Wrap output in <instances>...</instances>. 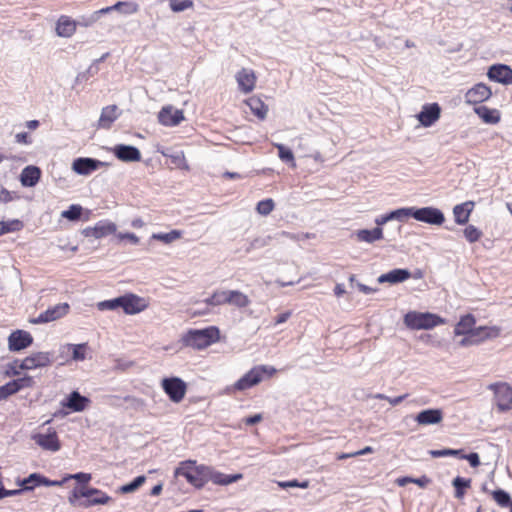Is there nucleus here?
Returning a JSON list of instances; mask_svg holds the SVG:
<instances>
[{
    "label": "nucleus",
    "mask_w": 512,
    "mask_h": 512,
    "mask_svg": "<svg viewBox=\"0 0 512 512\" xmlns=\"http://www.w3.org/2000/svg\"><path fill=\"white\" fill-rule=\"evenodd\" d=\"M15 393L17 392L12 381L6 383L3 386H0V401L7 399L9 396Z\"/></svg>",
    "instance_id": "obj_50"
},
{
    "label": "nucleus",
    "mask_w": 512,
    "mask_h": 512,
    "mask_svg": "<svg viewBox=\"0 0 512 512\" xmlns=\"http://www.w3.org/2000/svg\"><path fill=\"white\" fill-rule=\"evenodd\" d=\"M170 8L174 12H182L186 9H191L194 6L192 0H168Z\"/></svg>",
    "instance_id": "obj_45"
},
{
    "label": "nucleus",
    "mask_w": 512,
    "mask_h": 512,
    "mask_svg": "<svg viewBox=\"0 0 512 512\" xmlns=\"http://www.w3.org/2000/svg\"><path fill=\"white\" fill-rule=\"evenodd\" d=\"M96 20V16H91L87 22L83 23V25L88 26ZM81 24L79 20L75 21L71 19L69 16L62 15L58 19L56 23V34L60 37L69 38L71 37L75 31L76 27Z\"/></svg>",
    "instance_id": "obj_10"
},
{
    "label": "nucleus",
    "mask_w": 512,
    "mask_h": 512,
    "mask_svg": "<svg viewBox=\"0 0 512 512\" xmlns=\"http://www.w3.org/2000/svg\"><path fill=\"white\" fill-rule=\"evenodd\" d=\"M482 491L486 494H489L493 501L500 507V508H509L512 504V500L510 497V494L506 492L503 489H495V490H489L485 486L482 487Z\"/></svg>",
    "instance_id": "obj_30"
},
{
    "label": "nucleus",
    "mask_w": 512,
    "mask_h": 512,
    "mask_svg": "<svg viewBox=\"0 0 512 512\" xmlns=\"http://www.w3.org/2000/svg\"><path fill=\"white\" fill-rule=\"evenodd\" d=\"M82 210L80 205L73 204L67 210L63 211L61 216L70 221H77L81 218Z\"/></svg>",
    "instance_id": "obj_42"
},
{
    "label": "nucleus",
    "mask_w": 512,
    "mask_h": 512,
    "mask_svg": "<svg viewBox=\"0 0 512 512\" xmlns=\"http://www.w3.org/2000/svg\"><path fill=\"white\" fill-rule=\"evenodd\" d=\"M494 394V402L497 409L501 412L512 408V387L507 382L491 383L487 387Z\"/></svg>",
    "instance_id": "obj_7"
},
{
    "label": "nucleus",
    "mask_w": 512,
    "mask_h": 512,
    "mask_svg": "<svg viewBox=\"0 0 512 512\" xmlns=\"http://www.w3.org/2000/svg\"><path fill=\"white\" fill-rule=\"evenodd\" d=\"M115 156L124 162H128V145L121 144L114 148Z\"/></svg>",
    "instance_id": "obj_53"
},
{
    "label": "nucleus",
    "mask_w": 512,
    "mask_h": 512,
    "mask_svg": "<svg viewBox=\"0 0 512 512\" xmlns=\"http://www.w3.org/2000/svg\"><path fill=\"white\" fill-rule=\"evenodd\" d=\"M275 146L278 149L279 158L284 162H291L292 166L295 167L296 164L293 152L289 148L285 147L283 144H276Z\"/></svg>",
    "instance_id": "obj_46"
},
{
    "label": "nucleus",
    "mask_w": 512,
    "mask_h": 512,
    "mask_svg": "<svg viewBox=\"0 0 512 512\" xmlns=\"http://www.w3.org/2000/svg\"><path fill=\"white\" fill-rule=\"evenodd\" d=\"M0 486H1V490H2V495H3V498L4 497H7V496H15V495H19L21 493L24 492V489L23 488H20V489H14V490H7L3 487L2 485V481H0Z\"/></svg>",
    "instance_id": "obj_60"
},
{
    "label": "nucleus",
    "mask_w": 512,
    "mask_h": 512,
    "mask_svg": "<svg viewBox=\"0 0 512 512\" xmlns=\"http://www.w3.org/2000/svg\"><path fill=\"white\" fill-rule=\"evenodd\" d=\"M473 201H466L453 208L454 220L458 225H465L469 222L470 215L474 209Z\"/></svg>",
    "instance_id": "obj_24"
},
{
    "label": "nucleus",
    "mask_w": 512,
    "mask_h": 512,
    "mask_svg": "<svg viewBox=\"0 0 512 512\" xmlns=\"http://www.w3.org/2000/svg\"><path fill=\"white\" fill-rule=\"evenodd\" d=\"M183 120V111L171 105L164 106L158 113V121L164 126H176Z\"/></svg>",
    "instance_id": "obj_14"
},
{
    "label": "nucleus",
    "mask_w": 512,
    "mask_h": 512,
    "mask_svg": "<svg viewBox=\"0 0 512 512\" xmlns=\"http://www.w3.org/2000/svg\"><path fill=\"white\" fill-rule=\"evenodd\" d=\"M400 211H401V209L393 211L389 215L383 216L381 219H377L376 223L378 225H382V224L386 223L387 221L394 219V218L401 220L405 216L403 215V212H400Z\"/></svg>",
    "instance_id": "obj_56"
},
{
    "label": "nucleus",
    "mask_w": 512,
    "mask_h": 512,
    "mask_svg": "<svg viewBox=\"0 0 512 512\" xmlns=\"http://www.w3.org/2000/svg\"><path fill=\"white\" fill-rule=\"evenodd\" d=\"M51 362V354L49 352H37L23 359L19 364V368L31 370L48 366Z\"/></svg>",
    "instance_id": "obj_15"
},
{
    "label": "nucleus",
    "mask_w": 512,
    "mask_h": 512,
    "mask_svg": "<svg viewBox=\"0 0 512 512\" xmlns=\"http://www.w3.org/2000/svg\"><path fill=\"white\" fill-rule=\"evenodd\" d=\"M403 215L408 217L411 216L415 220L424 222L430 225H442L445 221L443 212L435 207H423V208H401Z\"/></svg>",
    "instance_id": "obj_6"
},
{
    "label": "nucleus",
    "mask_w": 512,
    "mask_h": 512,
    "mask_svg": "<svg viewBox=\"0 0 512 512\" xmlns=\"http://www.w3.org/2000/svg\"><path fill=\"white\" fill-rule=\"evenodd\" d=\"M463 234H464L465 239L469 243H475V242L479 241L481 239V237L483 236L482 231L479 230L474 225L466 226V228L463 230Z\"/></svg>",
    "instance_id": "obj_39"
},
{
    "label": "nucleus",
    "mask_w": 512,
    "mask_h": 512,
    "mask_svg": "<svg viewBox=\"0 0 512 512\" xmlns=\"http://www.w3.org/2000/svg\"><path fill=\"white\" fill-rule=\"evenodd\" d=\"M19 361H14L10 366L9 370L7 371V375L9 376H18L20 374V368H19Z\"/></svg>",
    "instance_id": "obj_61"
},
{
    "label": "nucleus",
    "mask_w": 512,
    "mask_h": 512,
    "mask_svg": "<svg viewBox=\"0 0 512 512\" xmlns=\"http://www.w3.org/2000/svg\"><path fill=\"white\" fill-rule=\"evenodd\" d=\"M229 290H216L204 300L209 306H221L228 304Z\"/></svg>",
    "instance_id": "obj_37"
},
{
    "label": "nucleus",
    "mask_w": 512,
    "mask_h": 512,
    "mask_svg": "<svg viewBox=\"0 0 512 512\" xmlns=\"http://www.w3.org/2000/svg\"><path fill=\"white\" fill-rule=\"evenodd\" d=\"M12 382L16 389V392H18L24 388H31L35 384V381H34L33 377H31V376H24L22 378H17V379L12 380Z\"/></svg>",
    "instance_id": "obj_47"
},
{
    "label": "nucleus",
    "mask_w": 512,
    "mask_h": 512,
    "mask_svg": "<svg viewBox=\"0 0 512 512\" xmlns=\"http://www.w3.org/2000/svg\"><path fill=\"white\" fill-rule=\"evenodd\" d=\"M101 164L102 163L96 159L80 157L74 160L72 168L77 174L88 175L92 171L98 169Z\"/></svg>",
    "instance_id": "obj_21"
},
{
    "label": "nucleus",
    "mask_w": 512,
    "mask_h": 512,
    "mask_svg": "<svg viewBox=\"0 0 512 512\" xmlns=\"http://www.w3.org/2000/svg\"><path fill=\"white\" fill-rule=\"evenodd\" d=\"M150 305L149 297H140L130 293V314L140 313Z\"/></svg>",
    "instance_id": "obj_36"
},
{
    "label": "nucleus",
    "mask_w": 512,
    "mask_h": 512,
    "mask_svg": "<svg viewBox=\"0 0 512 512\" xmlns=\"http://www.w3.org/2000/svg\"><path fill=\"white\" fill-rule=\"evenodd\" d=\"M89 403L90 400L87 397L82 396L78 391H73L61 402V405L73 412H82Z\"/></svg>",
    "instance_id": "obj_20"
},
{
    "label": "nucleus",
    "mask_w": 512,
    "mask_h": 512,
    "mask_svg": "<svg viewBox=\"0 0 512 512\" xmlns=\"http://www.w3.org/2000/svg\"><path fill=\"white\" fill-rule=\"evenodd\" d=\"M411 277V273L406 269H394L388 273L382 274L378 278L379 283H401L408 280Z\"/></svg>",
    "instance_id": "obj_29"
},
{
    "label": "nucleus",
    "mask_w": 512,
    "mask_h": 512,
    "mask_svg": "<svg viewBox=\"0 0 512 512\" xmlns=\"http://www.w3.org/2000/svg\"><path fill=\"white\" fill-rule=\"evenodd\" d=\"M490 80L502 83L512 84V69L505 64L492 65L487 73Z\"/></svg>",
    "instance_id": "obj_19"
},
{
    "label": "nucleus",
    "mask_w": 512,
    "mask_h": 512,
    "mask_svg": "<svg viewBox=\"0 0 512 512\" xmlns=\"http://www.w3.org/2000/svg\"><path fill=\"white\" fill-rule=\"evenodd\" d=\"M109 497L102 491L88 486H76L68 497L69 503L74 507H90L105 504Z\"/></svg>",
    "instance_id": "obj_2"
},
{
    "label": "nucleus",
    "mask_w": 512,
    "mask_h": 512,
    "mask_svg": "<svg viewBox=\"0 0 512 512\" xmlns=\"http://www.w3.org/2000/svg\"><path fill=\"white\" fill-rule=\"evenodd\" d=\"M161 388L174 403H180L187 393V384L179 377L163 378Z\"/></svg>",
    "instance_id": "obj_9"
},
{
    "label": "nucleus",
    "mask_w": 512,
    "mask_h": 512,
    "mask_svg": "<svg viewBox=\"0 0 512 512\" xmlns=\"http://www.w3.org/2000/svg\"><path fill=\"white\" fill-rule=\"evenodd\" d=\"M277 370L273 366L258 365L251 368L234 384V389L244 391L259 384L264 377H273Z\"/></svg>",
    "instance_id": "obj_5"
},
{
    "label": "nucleus",
    "mask_w": 512,
    "mask_h": 512,
    "mask_svg": "<svg viewBox=\"0 0 512 512\" xmlns=\"http://www.w3.org/2000/svg\"><path fill=\"white\" fill-rule=\"evenodd\" d=\"M41 170L37 166L25 167L20 175V182L24 187H34L40 180Z\"/></svg>",
    "instance_id": "obj_28"
},
{
    "label": "nucleus",
    "mask_w": 512,
    "mask_h": 512,
    "mask_svg": "<svg viewBox=\"0 0 512 512\" xmlns=\"http://www.w3.org/2000/svg\"><path fill=\"white\" fill-rule=\"evenodd\" d=\"M474 112L487 124H497L501 119V114L497 109H491L487 106L475 107Z\"/></svg>",
    "instance_id": "obj_31"
},
{
    "label": "nucleus",
    "mask_w": 512,
    "mask_h": 512,
    "mask_svg": "<svg viewBox=\"0 0 512 512\" xmlns=\"http://www.w3.org/2000/svg\"><path fill=\"white\" fill-rule=\"evenodd\" d=\"M277 484L279 487H281L283 489L292 488V487H299V488L306 489L309 487L310 483L308 480L299 482L298 480L294 479V480H290V481H278Z\"/></svg>",
    "instance_id": "obj_49"
},
{
    "label": "nucleus",
    "mask_w": 512,
    "mask_h": 512,
    "mask_svg": "<svg viewBox=\"0 0 512 512\" xmlns=\"http://www.w3.org/2000/svg\"><path fill=\"white\" fill-rule=\"evenodd\" d=\"M182 233L179 230H172L168 233H158L153 234V238L157 239L165 244H169L179 238H181Z\"/></svg>",
    "instance_id": "obj_43"
},
{
    "label": "nucleus",
    "mask_w": 512,
    "mask_h": 512,
    "mask_svg": "<svg viewBox=\"0 0 512 512\" xmlns=\"http://www.w3.org/2000/svg\"><path fill=\"white\" fill-rule=\"evenodd\" d=\"M29 479H30V475L27 478L18 482V484L20 486H22L24 491H30V490H33L37 486L43 485L42 483H38L39 482L38 480H29Z\"/></svg>",
    "instance_id": "obj_55"
},
{
    "label": "nucleus",
    "mask_w": 512,
    "mask_h": 512,
    "mask_svg": "<svg viewBox=\"0 0 512 512\" xmlns=\"http://www.w3.org/2000/svg\"><path fill=\"white\" fill-rule=\"evenodd\" d=\"M245 103L250 107L252 113L260 120L265 119L268 106L258 96L249 97Z\"/></svg>",
    "instance_id": "obj_32"
},
{
    "label": "nucleus",
    "mask_w": 512,
    "mask_h": 512,
    "mask_svg": "<svg viewBox=\"0 0 512 512\" xmlns=\"http://www.w3.org/2000/svg\"><path fill=\"white\" fill-rule=\"evenodd\" d=\"M209 466L196 465L195 461H183L175 470L176 476L184 477L187 482L196 488H201L207 483Z\"/></svg>",
    "instance_id": "obj_4"
},
{
    "label": "nucleus",
    "mask_w": 512,
    "mask_h": 512,
    "mask_svg": "<svg viewBox=\"0 0 512 512\" xmlns=\"http://www.w3.org/2000/svg\"><path fill=\"white\" fill-rule=\"evenodd\" d=\"M69 479L77 480L80 484L79 486H86L85 484L91 480V475L88 473L79 472L73 475H68V480Z\"/></svg>",
    "instance_id": "obj_54"
},
{
    "label": "nucleus",
    "mask_w": 512,
    "mask_h": 512,
    "mask_svg": "<svg viewBox=\"0 0 512 512\" xmlns=\"http://www.w3.org/2000/svg\"><path fill=\"white\" fill-rule=\"evenodd\" d=\"M32 439L44 450L56 452L61 447L57 433L52 429H49L48 433L33 434Z\"/></svg>",
    "instance_id": "obj_12"
},
{
    "label": "nucleus",
    "mask_w": 512,
    "mask_h": 512,
    "mask_svg": "<svg viewBox=\"0 0 512 512\" xmlns=\"http://www.w3.org/2000/svg\"><path fill=\"white\" fill-rule=\"evenodd\" d=\"M462 452L463 451L461 449L456 450V449L447 448V449H442V450H430L429 454L433 458H439V457H445V456H458L459 457V455Z\"/></svg>",
    "instance_id": "obj_48"
},
{
    "label": "nucleus",
    "mask_w": 512,
    "mask_h": 512,
    "mask_svg": "<svg viewBox=\"0 0 512 512\" xmlns=\"http://www.w3.org/2000/svg\"><path fill=\"white\" fill-rule=\"evenodd\" d=\"M274 207H275V203H274L273 199L268 198V199L261 200L257 203L256 211L260 215L267 216L274 210Z\"/></svg>",
    "instance_id": "obj_44"
},
{
    "label": "nucleus",
    "mask_w": 512,
    "mask_h": 512,
    "mask_svg": "<svg viewBox=\"0 0 512 512\" xmlns=\"http://www.w3.org/2000/svg\"><path fill=\"white\" fill-rule=\"evenodd\" d=\"M97 308L100 311L117 310L118 308H121L125 314H128V294L98 302Z\"/></svg>",
    "instance_id": "obj_26"
},
{
    "label": "nucleus",
    "mask_w": 512,
    "mask_h": 512,
    "mask_svg": "<svg viewBox=\"0 0 512 512\" xmlns=\"http://www.w3.org/2000/svg\"><path fill=\"white\" fill-rule=\"evenodd\" d=\"M241 478L242 474L227 475L214 470L212 467H209V472L207 473V483L211 481L217 485H228L238 481Z\"/></svg>",
    "instance_id": "obj_27"
},
{
    "label": "nucleus",
    "mask_w": 512,
    "mask_h": 512,
    "mask_svg": "<svg viewBox=\"0 0 512 512\" xmlns=\"http://www.w3.org/2000/svg\"><path fill=\"white\" fill-rule=\"evenodd\" d=\"M171 162L180 169L189 170V165L183 152H179L178 155L173 156Z\"/></svg>",
    "instance_id": "obj_52"
},
{
    "label": "nucleus",
    "mask_w": 512,
    "mask_h": 512,
    "mask_svg": "<svg viewBox=\"0 0 512 512\" xmlns=\"http://www.w3.org/2000/svg\"><path fill=\"white\" fill-rule=\"evenodd\" d=\"M476 318L473 314H466L460 317L459 321L454 327V334L456 336L468 337L475 328Z\"/></svg>",
    "instance_id": "obj_22"
},
{
    "label": "nucleus",
    "mask_w": 512,
    "mask_h": 512,
    "mask_svg": "<svg viewBox=\"0 0 512 512\" xmlns=\"http://www.w3.org/2000/svg\"><path fill=\"white\" fill-rule=\"evenodd\" d=\"M96 61L89 66V68L84 72L78 75L77 80H87L89 76H93L98 73V67H97Z\"/></svg>",
    "instance_id": "obj_58"
},
{
    "label": "nucleus",
    "mask_w": 512,
    "mask_h": 512,
    "mask_svg": "<svg viewBox=\"0 0 512 512\" xmlns=\"http://www.w3.org/2000/svg\"><path fill=\"white\" fill-rule=\"evenodd\" d=\"M63 350L72 351V359L75 361H83L86 357L85 352L87 349L86 343L81 344H66Z\"/></svg>",
    "instance_id": "obj_38"
},
{
    "label": "nucleus",
    "mask_w": 512,
    "mask_h": 512,
    "mask_svg": "<svg viewBox=\"0 0 512 512\" xmlns=\"http://www.w3.org/2000/svg\"><path fill=\"white\" fill-rule=\"evenodd\" d=\"M23 223L20 220H11L8 222H0V233L1 235L21 230Z\"/></svg>",
    "instance_id": "obj_40"
},
{
    "label": "nucleus",
    "mask_w": 512,
    "mask_h": 512,
    "mask_svg": "<svg viewBox=\"0 0 512 512\" xmlns=\"http://www.w3.org/2000/svg\"><path fill=\"white\" fill-rule=\"evenodd\" d=\"M405 326L411 330H430L446 324L441 316L430 312L409 311L403 317Z\"/></svg>",
    "instance_id": "obj_3"
},
{
    "label": "nucleus",
    "mask_w": 512,
    "mask_h": 512,
    "mask_svg": "<svg viewBox=\"0 0 512 512\" xmlns=\"http://www.w3.org/2000/svg\"><path fill=\"white\" fill-rule=\"evenodd\" d=\"M443 420V411L441 409H426L415 416V421L419 425L438 424Z\"/></svg>",
    "instance_id": "obj_23"
},
{
    "label": "nucleus",
    "mask_w": 512,
    "mask_h": 512,
    "mask_svg": "<svg viewBox=\"0 0 512 512\" xmlns=\"http://www.w3.org/2000/svg\"><path fill=\"white\" fill-rule=\"evenodd\" d=\"M29 480H38V483H42L44 486H62L68 480V476L59 481L50 480L39 473H32Z\"/></svg>",
    "instance_id": "obj_41"
},
{
    "label": "nucleus",
    "mask_w": 512,
    "mask_h": 512,
    "mask_svg": "<svg viewBox=\"0 0 512 512\" xmlns=\"http://www.w3.org/2000/svg\"><path fill=\"white\" fill-rule=\"evenodd\" d=\"M357 238L360 241L372 243L383 238V230L380 227L371 230L362 229L357 232Z\"/></svg>",
    "instance_id": "obj_35"
},
{
    "label": "nucleus",
    "mask_w": 512,
    "mask_h": 512,
    "mask_svg": "<svg viewBox=\"0 0 512 512\" xmlns=\"http://www.w3.org/2000/svg\"><path fill=\"white\" fill-rule=\"evenodd\" d=\"M431 482L430 478L427 476H422L420 478H414L413 483L417 484L421 488H425Z\"/></svg>",
    "instance_id": "obj_64"
},
{
    "label": "nucleus",
    "mask_w": 512,
    "mask_h": 512,
    "mask_svg": "<svg viewBox=\"0 0 512 512\" xmlns=\"http://www.w3.org/2000/svg\"><path fill=\"white\" fill-rule=\"evenodd\" d=\"M249 297L239 290H229L228 304L239 309L246 308L250 305Z\"/></svg>",
    "instance_id": "obj_33"
},
{
    "label": "nucleus",
    "mask_w": 512,
    "mask_h": 512,
    "mask_svg": "<svg viewBox=\"0 0 512 512\" xmlns=\"http://www.w3.org/2000/svg\"><path fill=\"white\" fill-rule=\"evenodd\" d=\"M14 199L12 192L0 185V204H6Z\"/></svg>",
    "instance_id": "obj_59"
},
{
    "label": "nucleus",
    "mask_w": 512,
    "mask_h": 512,
    "mask_svg": "<svg viewBox=\"0 0 512 512\" xmlns=\"http://www.w3.org/2000/svg\"><path fill=\"white\" fill-rule=\"evenodd\" d=\"M146 478L145 476H138L132 482H130V492L138 489L144 482Z\"/></svg>",
    "instance_id": "obj_62"
},
{
    "label": "nucleus",
    "mask_w": 512,
    "mask_h": 512,
    "mask_svg": "<svg viewBox=\"0 0 512 512\" xmlns=\"http://www.w3.org/2000/svg\"><path fill=\"white\" fill-rule=\"evenodd\" d=\"M459 457H460L461 459H466V460L469 462V464H470L472 467H474V468H475V467H478V466L480 465V458H479V455H478L477 453H475V452H472V453L467 454V455H465V454L461 453V454L459 455Z\"/></svg>",
    "instance_id": "obj_57"
},
{
    "label": "nucleus",
    "mask_w": 512,
    "mask_h": 512,
    "mask_svg": "<svg viewBox=\"0 0 512 512\" xmlns=\"http://www.w3.org/2000/svg\"><path fill=\"white\" fill-rule=\"evenodd\" d=\"M15 139L17 143L21 144H29L31 142L26 132L17 133Z\"/></svg>",
    "instance_id": "obj_63"
},
{
    "label": "nucleus",
    "mask_w": 512,
    "mask_h": 512,
    "mask_svg": "<svg viewBox=\"0 0 512 512\" xmlns=\"http://www.w3.org/2000/svg\"><path fill=\"white\" fill-rule=\"evenodd\" d=\"M501 334V328L498 326H479L475 327L474 330L468 337H464L460 341L461 346H471L483 343L488 339L499 337Z\"/></svg>",
    "instance_id": "obj_8"
},
{
    "label": "nucleus",
    "mask_w": 512,
    "mask_h": 512,
    "mask_svg": "<svg viewBox=\"0 0 512 512\" xmlns=\"http://www.w3.org/2000/svg\"><path fill=\"white\" fill-rule=\"evenodd\" d=\"M33 343L31 334L24 330H16L8 337V348L10 351H21Z\"/></svg>",
    "instance_id": "obj_13"
},
{
    "label": "nucleus",
    "mask_w": 512,
    "mask_h": 512,
    "mask_svg": "<svg viewBox=\"0 0 512 512\" xmlns=\"http://www.w3.org/2000/svg\"><path fill=\"white\" fill-rule=\"evenodd\" d=\"M69 305L67 303H58L52 307H49L46 311L41 313L38 317L33 318L31 323L43 324L51 321L58 320L65 316L69 311Z\"/></svg>",
    "instance_id": "obj_11"
},
{
    "label": "nucleus",
    "mask_w": 512,
    "mask_h": 512,
    "mask_svg": "<svg viewBox=\"0 0 512 512\" xmlns=\"http://www.w3.org/2000/svg\"><path fill=\"white\" fill-rule=\"evenodd\" d=\"M120 111L116 105H109L102 109L97 128L108 129L112 123L119 117Z\"/></svg>",
    "instance_id": "obj_25"
},
{
    "label": "nucleus",
    "mask_w": 512,
    "mask_h": 512,
    "mask_svg": "<svg viewBox=\"0 0 512 512\" xmlns=\"http://www.w3.org/2000/svg\"><path fill=\"white\" fill-rule=\"evenodd\" d=\"M491 96L490 87L484 83H478L466 92L465 99L469 104H479L488 100Z\"/></svg>",
    "instance_id": "obj_18"
},
{
    "label": "nucleus",
    "mask_w": 512,
    "mask_h": 512,
    "mask_svg": "<svg viewBox=\"0 0 512 512\" xmlns=\"http://www.w3.org/2000/svg\"><path fill=\"white\" fill-rule=\"evenodd\" d=\"M472 480L470 478H463L457 476L453 479L452 485L454 487L455 493L454 496L457 499H462L466 491L471 488Z\"/></svg>",
    "instance_id": "obj_34"
},
{
    "label": "nucleus",
    "mask_w": 512,
    "mask_h": 512,
    "mask_svg": "<svg viewBox=\"0 0 512 512\" xmlns=\"http://www.w3.org/2000/svg\"><path fill=\"white\" fill-rule=\"evenodd\" d=\"M220 340V330L216 326L204 329H191L182 338L183 344L197 350H203Z\"/></svg>",
    "instance_id": "obj_1"
},
{
    "label": "nucleus",
    "mask_w": 512,
    "mask_h": 512,
    "mask_svg": "<svg viewBox=\"0 0 512 512\" xmlns=\"http://www.w3.org/2000/svg\"><path fill=\"white\" fill-rule=\"evenodd\" d=\"M407 397H408V394H404V395H401V396H398V397H389V396H386L384 394H376L375 395L376 399L385 400V401H387L392 406H396V405L400 404Z\"/></svg>",
    "instance_id": "obj_51"
},
{
    "label": "nucleus",
    "mask_w": 512,
    "mask_h": 512,
    "mask_svg": "<svg viewBox=\"0 0 512 512\" xmlns=\"http://www.w3.org/2000/svg\"><path fill=\"white\" fill-rule=\"evenodd\" d=\"M441 108L438 103L425 104L417 115L418 121L424 127H430L439 120Z\"/></svg>",
    "instance_id": "obj_16"
},
{
    "label": "nucleus",
    "mask_w": 512,
    "mask_h": 512,
    "mask_svg": "<svg viewBox=\"0 0 512 512\" xmlns=\"http://www.w3.org/2000/svg\"><path fill=\"white\" fill-rule=\"evenodd\" d=\"M235 78L241 92L248 94L254 90L257 76L252 69L242 68L237 72Z\"/></svg>",
    "instance_id": "obj_17"
}]
</instances>
